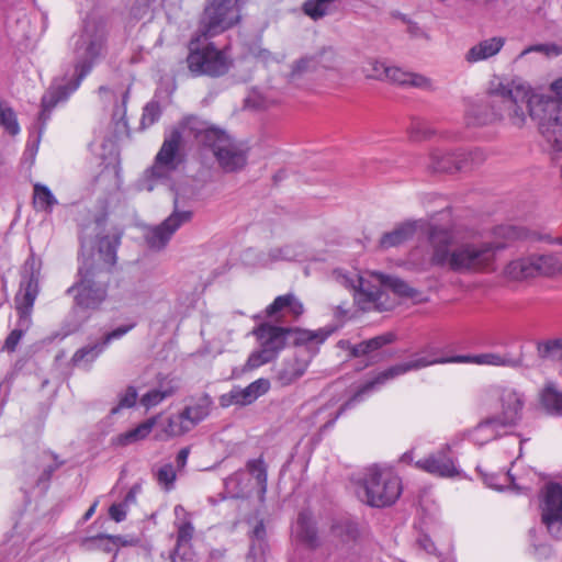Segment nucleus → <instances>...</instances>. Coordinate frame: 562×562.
Instances as JSON below:
<instances>
[{
    "mask_svg": "<svg viewBox=\"0 0 562 562\" xmlns=\"http://www.w3.org/2000/svg\"><path fill=\"white\" fill-rule=\"evenodd\" d=\"M183 137L193 138L199 145L210 148L225 172L238 171L247 164L246 150L228 134L206 121L189 116L165 137L149 171L151 178L165 180L177 170L180 164L179 149Z\"/></svg>",
    "mask_w": 562,
    "mask_h": 562,
    "instance_id": "nucleus-1",
    "label": "nucleus"
},
{
    "mask_svg": "<svg viewBox=\"0 0 562 562\" xmlns=\"http://www.w3.org/2000/svg\"><path fill=\"white\" fill-rule=\"evenodd\" d=\"M490 113L475 117V124H488L496 120H507L512 125L521 127L529 115L538 125L546 139H552L554 120L552 112L557 104L544 98V94L533 93L529 86L517 82L499 83L488 95Z\"/></svg>",
    "mask_w": 562,
    "mask_h": 562,
    "instance_id": "nucleus-2",
    "label": "nucleus"
},
{
    "mask_svg": "<svg viewBox=\"0 0 562 562\" xmlns=\"http://www.w3.org/2000/svg\"><path fill=\"white\" fill-rule=\"evenodd\" d=\"M451 234L441 227L429 232L430 263L461 274L490 273L497 267V255L504 245L483 240H469L450 249Z\"/></svg>",
    "mask_w": 562,
    "mask_h": 562,
    "instance_id": "nucleus-3",
    "label": "nucleus"
},
{
    "mask_svg": "<svg viewBox=\"0 0 562 562\" xmlns=\"http://www.w3.org/2000/svg\"><path fill=\"white\" fill-rule=\"evenodd\" d=\"M106 27L102 20L88 18L83 22L81 31L71 37L72 50L76 59L77 79L70 86L53 85L42 97V110L38 121L44 127L50 117L52 111L70 93L78 89L81 80L90 72L93 64L105 49Z\"/></svg>",
    "mask_w": 562,
    "mask_h": 562,
    "instance_id": "nucleus-4",
    "label": "nucleus"
},
{
    "mask_svg": "<svg viewBox=\"0 0 562 562\" xmlns=\"http://www.w3.org/2000/svg\"><path fill=\"white\" fill-rule=\"evenodd\" d=\"M333 276L339 284L353 292L355 303L362 312L391 310L395 302L386 293L387 289L401 297L415 299L419 294L405 281L378 272L363 276L357 270L336 269Z\"/></svg>",
    "mask_w": 562,
    "mask_h": 562,
    "instance_id": "nucleus-5",
    "label": "nucleus"
},
{
    "mask_svg": "<svg viewBox=\"0 0 562 562\" xmlns=\"http://www.w3.org/2000/svg\"><path fill=\"white\" fill-rule=\"evenodd\" d=\"M333 331V328L310 330L278 327L268 323L261 324L252 331L259 341L260 348L249 355L244 369L254 370L274 360L284 348L289 336L293 337L295 345L316 346L323 344Z\"/></svg>",
    "mask_w": 562,
    "mask_h": 562,
    "instance_id": "nucleus-6",
    "label": "nucleus"
},
{
    "mask_svg": "<svg viewBox=\"0 0 562 562\" xmlns=\"http://www.w3.org/2000/svg\"><path fill=\"white\" fill-rule=\"evenodd\" d=\"M42 261L34 254L25 260L21 269L20 290L15 295V308L19 315L18 328L13 329L7 337L3 349L13 352L24 333L32 323V311L34 302L38 294V278L41 273Z\"/></svg>",
    "mask_w": 562,
    "mask_h": 562,
    "instance_id": "nucleus-7",
    "label": "nucleus"
},
{
    "mask_svg": "<svg viewBox=\"0 0 562 562\" xmlns=\"http://www.w3.org/2000/svg\"><path fill=\"white\" fill-rule=\"evenodd\" d=\"M366 503L372 507L390 506L400 497L402 484L391 468L371 465L361 479Z\"/></svg>",
    "mask_w": 562,
    "mask_h": 562,
    "instance_id": "nucleus-8",
    "label": "nucleus"
},
{
    "mask_svg": "<svg viewBox=\"0 0 562 562\" xmlns=\"http://www.w3.org/2000/svg\"><path fill=\"white\" fill-rule=\"evenodd\" d=\"M80 280L67 290L75 293V302L82 308H98L106 299L109 276L102 268L93 267L85 259L79 268Z\"/></svg>",
    "mask_w": 562,
    "mask_h": 562,
    "instance_id": "nucleus-9",
    "label": "nucleus"
},
{
    "mask_svg": "<svg viewBox=\"0 0 562 562\" xmlns=\"http://www.w3.org/2000/svg\"><path fill=\"white\" fill-rule=\"evenodd\" d=\"M187 64L190 72L195 76L221 77L228 72L233 60L224 49L214 44L200 45L199 37L189 43Z\"/></svg>",
    "mask_w": 562,
    "mask_h": 562,
    "instance_id": "nucleus-10",
    "label": "nucleus"
},
{
    "mask_svg": "<svg viewBox=\"0 0 562 562\" xmlns=\"http://www.w3.org/2000/svg\"><path fill=\"white\" fill-rule=\"evenodd\" d=\"M239 0H209L200 23L204 37H212L235 26L240 21Z\"/></svg>",
    "mask_w": 562,
    "mask_h": 562,
    "instance_id": "nucleus-11",
    "label": "nucleus"
},
{
    "mask_svg": "<svg viewBox=\"0 0 562 562\" xmlns=\"http://www.w3.org/2000/svg\"><path fill=\"white\" fill-rule=\"evenodd\" d=\"M490 395L496 402L498 408L492 418L504 428L515 427L522 417L525 395L508 385L492 386Z\"/></svg>",
    "mask_w": 562,
    "mask_h": 562,
    "instance_id": "nucleus-12",
    "label": "nucleus"
},
{
    "mask_svg": "<svg viewBox=\"0 0 562 562\" xmlns=\"http://www.w3.org/2000/svg\"><path fill=\"white\" fill-rule=\"evenodd\" d=\"M212 406L213 401L207 394L194 398L180 413L168 417L164 432L168 437H179L189 432L210 415Z\"/></svg>",
    "mask_w": 562,
    "mask_h": 562,
    "instance_id": "nucleus-13",
    "label": "nucleus"
},
{
    "mask_svg": "<svg viewBox=\"0 0 562 562\" xmlns=\"http://www.w3.org/2000/svg\"><path fill=\"white\" fill-rule=\"evenodd\" d=\"M178 199H175L172 213L160 224L146 227L144 239L149 249L160 251L167 247L176 232L183 225L191 222L193 213L190 210H180L177 206Z\"/></svg>",
    "mask_w": 562,
    "mask_h": 562,
    "instance_id": "nucleus-14",
    "label": "nucleus"
},
{
    "mask_svg": "<svg viewBox=\"0 0 562 562\" xmlns=\"http://www.w3.org/2000/svg\"><path fill=\"white\" fill-rule=\"evenodd\" d=\"M485 159L482 150L475 149L468 154L434 149L429 155L428 169L432 172H453L464 170Z\"/></svg>",
    "mask_w": 562,
    "mask_h": 562,
    "instance_id": "nucleus-15",
    "label": "nucleus"
},
{
    "mask_svg": "<svg viewBox=\"0 0 562 562\" xmlns=\"http://www.w3.org/2000/svg\"><path fill=\"white\" fill-rule=\"evenodd\" d=\"M541 519L550 535L562 538V487L549 483L542 492Z\"/></svg>",
    "mask_w": 562,
    "mask_h": 562,
    "instance_id": "nucleus-16",
    "label": "nucleus"
},
{
    "mask_svg": "<svg viewBox=\"0 0 562 562\" xmlns=\"http://www.w3.org/2000/svg\"><path fill=\"white\" fill-rule=\"evenodd\" d=\"M437 362L436 359H430L427 357H415L408 361L401 362L390 367L389 369L379 373L374 380L364 384L355 396L346 403V406H350L351 404L359 402L362 395L372 391L376 385L384 384L386 381L394 379L398 375H402L408 371L419 370L422 368H426L428 366L435 364Z\"/></svg>",
    "mask_w": 562,
    "mask_h": 562,
    "instance_id": "nucleus-17",
    "label": "nucleus"
},
{
    "mask_svg": "<svg viewBox=\"0 0 562 562\" xmlns=\"http://www.w3.org/2000/svg\"><path fill=\"white\" fill-rule=\"evenodd\" d=\"M415 468L430 475L443 479H451L460 474L453 458L450 456V447H441L437 451L417 460Z\"/></svg>",
    "mask_w": 562,
    "mask_h": 562,
    "instance_id": "nucleus-18",
    "label": "nucleus"
},
{
    "mask_svg": "<svg viewBox=\"0 0 562 562\" xmlns=\"http://www.w3.org/2000/svg\"><path fill=\"white\" fill-rule=\"evenodd\" d=\"M134 324L120 326L114 330L108 333L103 337L101 342H97L94 345L86 346L78 349L71 358L72 364L80 367L92 363L112 340L122 338L132 328H134Z\"/></svg>",
    "mask_w": 562,
    "mask_h": 562,
    "instance_id": "nucleus-19",
    "label": "nucleus"
},
{
    "mask_svg": "<svg viewBox=\"0 0 562 562\" xmlns=\"http://www.w3.org/2000/svg\"><path fill=\"white\" fill-rule=\"evenodd\" d=\"M337 55L331 48H324L313 56L303 57L295 61L290 72V80L295 81L302 75L316 70L318 67L334 69L336 67Z\"/></svg>",
    "mask_w": 562,
    "mask_h": 562,
    "instance_id": "nucleus-20",
    "label": "nucleus"
},
{
    "mask_svg": "<svg viewBox=\"0 0 562 562\" xmlns=\"http://www.w3.org/2000/svg\"><path fill=\"white\" fill-rule=\"evenodd\" d=\"M506 44V37L496 35L485 37L473 44L464 54V60L474 65L496 57Z\"/></svg>",
    "mask_w": 562,
    "mask_h": 562,
    "instance_id": "nucleus-21",
    "label": "nucleus"
},
{
    "mask_svg": "<svg viewBox=\"0 0 562 562\" xmlns=\"http://www.w3.org/2000/svg\"><path fill=\"white\" fill-rule=\"evenodd\" d=\"M269 389V380L258 379L244 389L233 390L228 394L229 400H227L226 395L222 396L221 403L223 406H227L229 404L248 405L256 401L259 396L266 394Z\"/></svg>",
    "mask_w": 562,
    "mask_h": 562,
    "instance_id": "nucleus-22",
    "label": "nucleus"
},
{
    "mask_svg": "<svg viewBox=\"0 0 562 562\" xmlns=\"http://www.w3.org/2000/svg\"><path fill=\"white\" fill-rule=\"evenodd\" d=\"M454 362L475 363L479 366L518 368L521 366V359L514 358L508 353L483 352L473 356H458L452 359Z\"/></svg>",
    "mask_w": 562,
    "mask_h": 562,
    "instance_id": "nucleus-23",
    "label": "nucleus"
},
{
    "mask_svg": "<svg viewBox=\"0 0 562 562\" xmlns=\"http://www.w3.org/2000/svg\"><path fill=\"white\" fill-rule=\"evenodd\" d=\"M303 312L304 306L302 302L292 293L277 296L266 308L267 317L276 321L281 319L285 315H291L294 318H297L303 314Z\"/></svg>",
    "mask_w": 562,
    "mask_h": 562,
    "instance_id": "nucleus-24",
    "label": "nucleus"
},
{
    "mask_svg": "<svg viewBox=\"0 0 562 562\" xmlns=\"http://www.w3.org/2000/svg\"><path fill=\"white\" fill-rule=\"evenodd\" d=\"M394 339V334L385 333L383 335H379L371 339L361 341L358 345H351L348 340H340L338 345L340 348L346 349L351 357L358 358L363 356H370L374 351L393 342Z\"/></svg>",
    "mask_w": 562,
    "mask_h": 562,
    "instance_id": "nucleus-25",
    "label": "nucleus"
},
{
    "mask_svg": "<svg viewBox=\"0 0 562 562\" xmlns=\"http://www.w3.org/2000/svg\"><path fill=\"white\" fill-rule=\"evenodd\" d=\"M530 263L533 279L546 277L550 278L562 274V261L551 252L548 254H530Z\"/></svg>",
    "mask_w": 562,
    "mask_h": 562,
    "instance_id": "nucleus-26",
    "label": "nucleus"
},
{
    "mask_svg": "<svg viewBox=\"0 0 562 562\" xmlns=\"http://www.w3.org/2000/svg\"><path fill=\"white\" fill-rule=\"evenodd\" d=\"M550 90L555 97L544 95V98L557 104V109L549 115L552 116L554 120L553 123L557 124L552 126V139L549 143L553 145L558 151H562V77L550 85Z\"/></svg>",
    "mask_w": 562,
    "mask_h": 562,
    "instance_id": "nucleus-27",
    "label": "nucleus"
},
{
    "mask_svg": "<svg viewBox=\"0 0 562 562\" xmlns=\"http://www.w3.org/2000/svg\"><path fill=\"white\" fill-rule=\"evenodd\" d=\"M420 225L422 221H407L400 224L393 231L382 235L380 239V247L382 249H389L404 244L413 238Z\"/></svg>",
    "mask_w": 562,
    "mask_h": 562,
    "instance_id": "nucleus-28",
    "label": "nucleus"
},
{
    "mask_svg": "<svg viewBox=\"0 0 562 562\" xmlns=\"http://www.w3.org/2000/svg\"><path fill=\"white\" fill-rule=\"evenodd\" d=\"M310 361L299 357L286 358L277 372V381L282 386L290 385L304 375Z\"/></svg>",
    "mask_w": 562,
    "mask_h": 562,
    "instance_id": "nucleus-29",
    "label": "nucleus"
},
{
    "mask_svg": "<svg viewBox=\"0 0 562 562\" xmlns=\"http://www.w3.org/2000/svg\"><path fill=\"white\" fill-rule=\"evenodd\" d=\"M157 424V416L150 417L145 422L140 423L133 429H130L125 432L119 434L117 436L112 438V443L116 447H126L138 442L140 440L146 439L149 434L153 431L155 425Z\"/></svg>",
    "mask_w": 562,
    "mask_h": 562,
    "instance_id": "nucleus-30",
    "label": "nucleus"
},
{
    "mask_svg": "<svg viewBox=\"0 0 562 562\" xmlns=\"http://www.w3.org/2000/svg\"><path fill=\"white\" fill-rule=\"evenodd\" d=\"M120 244V235L101 237L98 243V255L99 259L102 261V266L93 265L92 262L90 263L93 267L102 268L103 272H106L109 274L110 268H112L116 263V252Z\"/></svg>",
    "mask_w": 562,
    "mask_h": 562,
    "instance_id": "nucleus-31",
    "label": "nucleus"
},
{
    "mask_svg": "<svg viewBox=\"0 0 562 562\" xmlns=\"http://www.w3.org/2000/svg\"><path fill=\"white\" fill-rule=\"evenodd\" d=\"M293 535L308 547L314 548L318 546L317 531L312 515L307 512L299 514L293 526Z\"/></svg>",
    "mask_w": 562,
    "mask_h": 562,
    "instance_id": "nucleus-32",
    "label": "nucleus"
},
{
    "mask_svg": "<svg viewBox=\"0 0 562 562\" xmlns=\"http://www.w3.org/2000/svg\"><path fill=\"white\" fill-rule=\"evenodd\" d=\"M529 237V232L520 226L515 225H499L496 226L490 239H486L487 243H499L503 244V250L509 247L513 243L517 240L527 239Z\"/></svg>",
    "mask_w": 562,
    "mask_h": 562,
    "instance_id": "nucleus-33",
    "label": "nucleus"
},
{
    "mask_svg": "<svg viewBox=\"0 0 562 562\" xmlns=\"http://www.w3.org/2000/svg\"><path fill=\"white\" fill-rule=\"evenodd\" d=\"M386 81L400 86H413L417 88L430 87V80L422 75L404 71L403 69L390 66Z\"/></svg>",
    "mask_w": 562,
    "mask_h": 562,
    "instance_id": "nucleus-34",
    "label": "nucleus"
},
{
    "mask_svg": "<svg viewBox=\"0 0 562 562\" xmlns=\"http://www.w3.org/2000/svg\"><path fill=\"white\" fill-rule=\"evenodd\" d=\"M246 471L255 479L259 487V498L263 501L268 488V465L263 458L259 457L248 460L246 462Z\"/></svg>",
    "mask_w": 562,
    "mask_h": 562,
    "instance_id": "nucleus-35",
    "label": "nucleus"
},
{
    "mask_svg": "<svg viewBox=\"0 0 562 562\" xmlns=\"http://www.w3.org/2000/svg\"><path fill=\"white\" fill-rule=\"evenodd\" d=\"M503 273L512 281L533 279L529 255L509 261L505 266Z\"/></svg>",
    "mask_w": 562,
    "mask_h": 562,
    "instance_id": "nucleus-36",
    "label": "nucleus"
},
{
    "mask_svg": "<svg viewBox=\"0 0 562 562\" xmlns=\"http://www.w3.org/2000/svg\"><path fill=\"white\" fill-rule=\"evenodd\" d=\"M250 487V481L247 473L243 470L236 471L224 481V490L227 497H243Z\"/></svg>",
    "mask_w": 562,
    "mask_h": 562,
    "instance_id": "nucleus-37",
    "label": "nucleus"
},
{
    "mask_svg": "<svg viewBox=\"0 0 562 562\" xmlns=\"http://www.w3.org/2000/svg\"><path fill=\"white\" fill-rule=\"evenodd\" d=\"M501 428L503 427L490 417L473 428L469 432V437L474 443L482 446L494 439L498 435Z\"/></svg>",
    "mask_w": 562,
    "mask_h": 562,
    "instance_id": "nucleus-38",
    "label": "nucleus"
},
{
    "mask_svg": "<svg viewBox=\"0 0 562 562\" xmlns=\"http://www.w3.org/2000/svg\"><path fill=\"white\" fill-rule=\"evenodd\" d=\"M176 385H171L170 383L166 385L161 384L159 387L149 390L147 393H145L139 400L140 405L144 406L146 409H150L159 405L166 398L172 396L176 393Z\"/></svg>",
    "mask_w": 562,
    "mask_h": 562,
    "instance_id": "nucleus-39",
    "label": "nucleus"
},
{
    "mask_svg": "<svg viewBox=\"0 0 562 562\" xmlns=\"http://www.w3.org/2000/svg\"><path fill=\"white\" fill-rule=\"evenodd\" d=\"M57 203V199L47 186L41 183L34 184L33 204L37 211L50 213Z\"/></svg>",
    "mask_w": 562,
    "mask_h": 562,
    "instance_id": "nucleus-40",
    "label": "nucleus"
},
{
    "mask_svg": "<svg viewBox=\"0 0 562 562\" xmlns=\"http://www.w3.org/2000/svg\"><path fill=\"white\" fill-rule=\"evenodd\" d=\"M542 406L553 415H562V392L554 385H547L541 392Z\"/></svg>",
    "mask_w": 562,
    "mask_h": 562,
    "instance_id": "nucleus-41",
    "label": "nucleus"
},
{
    "mask_svg": "<svg viewBox=\"0 0 562 562\" xmlns=\"http://www.w3.org/2000/svg\"><path fill=\"white\" fill-rule=\"evenodd\" d=\"M537 353L543 360H562V338L538 342Z\"/></svg>",
    "mask_w": 562,
    "mask_h": 562,
    "instance_id": "nucleus-42",
    "label": "nucleus"
},
{
    "mask_svg": "<svg viewBox=\"0 0 562 562\" xmlns=\"http://www.w3.org/2000/svg\"><path fill=\"white\" fill-rule=\"evenodd\" d=\"M47 458L52 459L54 462L53 463H46L43 460V464H42L40 474L37 475V477L34 481L30 482V486L31 487H37V486H41L42 484H46L50 480L52 474L60 465L64 464V462L63 461H58L57 460V456H55L53 453H45L43 456V459H47Z\"/></svg>",
    "mask_w": 562,
    "mask_h": 562,
    "instance_id": "nucleus-43",
    "label": "nucleus"
},
{
    "mask_svg": "<svg viewBox=\"0 0 562 562\" xmlns=\"http://www.w3.org/2000/svg\"><path fill=\"white\" fill-rule=\"evenodd\" d=\"M0 125L12 136L20 133L16 114L13 109L4 102H0Z\"/></svg>",
    "mask_w": 562,
    "mask_h": 562,
    "instance_id": "nucleus-44",
    "label": "nucleus"
},
{
    "mask_svg": "<svg viewBox=\"0 0 562 562\" xmlns=\"http://www.w3.org/2000/svg\"><path fill=\"white\" fill-rule=\"evenodd\" d=\"M154 476L158 485L165 491H171L175 487L177 473L171 463H166L154 471Z\"/></svg>",
    "mask_w": 562,
    "mask_h": 562,
    "instance_id": "nucleus-45",
    "label": "nucleus"
},
{
    "mask_svg": "<svg viewBox=\"0 0 562 562\" xmlns=\"http://www.w3.org/2000/svg\"><path fill=\"white\" fill-rule=\"evenodd\" d=\"M336 0H307L303 10L306 15L313 20H318L328 13L329 7Z\"/></svg>",
    "mask_w": 562,
    "mask_h": 562,
    "instance_id": "nucleus-46",
    "label": "nucleus"
},
{
    "mask_svg": "<svg viewBox=\"0 0 562 562\" xmlns=\"http://www.w3.org/2000/svg\"><path fill=\"white\" fill-rule=\"evenodd\" d=\"M530 53H540L548 57L559 56L562 54V46H559L555 44L531 45V46L525 48L524 50H521L515 58V61L521 60L524 57H526Z\"/></svg>",
    "mask_w": 562,
    "mask_h": 562,
    "instance_id": "nucleus-47",
    "label": "nucleus"
},
{
    "mask_svg": "<svg viewBox=\"0 0 562 562\" xmlns=\"http://www.w3.org/2000/svg\"><path fill=\"white\" fill-rule=\"evenodd\" d=\"M389 68L385 63L372 59L363 67V72L368 78L386 81Z\"/></svg>",
    "mask_w": 562,
    "mask_h": 562,
    "instance_id": "nucleus-48",
    "label": "nucleus"
},
{
    "mask_svg": "<svg viewBox=\"0 0 562 562\" xmlns=\"http://www.w3.org/2000/svg\"><path fill=\"white\" fill-rule=\"evenodd\" d=\"M299 256L295 247L285 245L282 247L271 248L268 252L269 261L293 260Z\"/></svg>",
    "mask_w": 562,
    "mask_h": 562,
    "instance_id": "nucleus-49",
    "label": "nucleus"
},
{
    "mask_svg": "<svg viewBox=\"0 0 562 562\" xmlns=\"http://www.w3.org/2000/svg\"><path fill=\"white\" fill-rule=\"evenodd\" d=\"M138 394L134 386H128L119 395V403L111 409V414H117L122 408H131L136 404Z\"/></svg>",
    "mask_w": 562,
    "mask_h": 562,
    "instance_id": "nucleus-50",
    "label": "nucleus"
},
{
    "mask_svg": "<svg viewBox=\"0 0 562 562\" xmlns=\"http://www.w3.org/2000/svg\"><path fill=\"white\" fill-rule=\"evenodd\" d=\"M161 111L157 102H149L144 108L140 124L143 127H148L158 121Z\"/></svg>",
    "mask_w": 562,
    "mask_h": 562,
    "instance_id": "nucleus-51",
    "label": "nucleus"
},
{
    "mask_svg": "<svg viewBox=\"0 0 562 562\" xmlns=\"http://www.w3.org/2000/svg\"><path fill=\"white\" fill-rule=\"evenodd\" d=\"M432 131L427 125V123L422 121H416L412 124L409 130V135L413 140H422L430 137Z\"/></svg>",
    "mask_w": 562,
    "mask_h": 562,
    "instance_id": "nucleus-52",
    "label": "nucleus"
},
{
    "mask_svg": "<svg viewBox=\"0 0 562 562\" xmlns=\"http://www.w3.org/2000/svg\"><path fill=\"white\" fill-rule=\"evenodd\" d=\"M473 7L486 11V12H496L502 7L506 5V0H467Z\"/></svg>",
    "mask_w": 562,
    "mask_h": 562,
    "instance_id": "nucleus-53",
    "label": "nucleus"
},
{
    "mask_svg": "<svg viewBox=\"0 0 562 562\" xmlns=\"http://www.w3.org/2000/svg\"><path fill=\"white\" fill-rule=\"evenodd\" d=\"M91 540L93 541H103L106 540L108 542H111L113 547H127V546H135L138 540L137 539H126L122 536H111V535H99Z\"/></svg>",
    "mask_w": 562,
    "mask_h": 562,
    "instance_id": "nucleus-54",
    "label": "nucleus"
},
{
    "mask_svg": "<svg viewBox=\"0 0 562 562\" xmlns=\"http://www.w3.org/2000/svg\"><path fill=\"white\" fill-rule=\"evenodd\" d=\"M194 528L190 521H182L178 525L177 543L178 546L188 543L193 537Z\"/></svg>",
    "mask_w": 562,
    "mask_h": 562,
    "instance_id": "nucleus-55",
    "label": "nucleus"
},
{
    "mask_svg": "<svg viewBox=\"0 0 562 562\" xmlns=\"http://www.w3.org/2000/svg\"><path fill=\"white\" fill-rule=\"evenodd\" d=\"M497 476L496 475H484V482L492 488H495V490H498V491H502L503 490V486H504V483H508L510 482L513 484L514 487H516L515 483H514V479L512 477L510 473L508 472L507 474L503 475L502 476V481L503 483H498L496 482L497 481ZM517 488H519L517 486Z\"/></svg>",
    "mask_w": 562,
    "mask_h": 562,
    "instance_id": "nucleus-56",
    "label": "nucleus"
},
{
    "mask_svg": "<svg viewBox=\"0 0 562 562\" xmlns=\"http://www.w3.org/2000/svg\"><path fill=\"white\" fill-rule=\"evenodd\" d=\"M109 515H110L111 519H113L116 522L123 521L127 515L126 504H122V503L113 504L109 508Z\"/></svg>",
    "mask_w": 562,
    "mask_h": 562,
    "instance_id": "nucleus-57",
    "label": "nucleus"
},
{
    "mask_svg": "<svg viewBox=\"0 0 562 562\" xmlns=\"http://www.w3.org/2000/svg\"><path fill=\"white\" fill-rule=\"evenodd\" d=\"M189 454H190V448L189 447H184V448L179 450V452H178V454L176 457V462H177V465H178L179 469H183L187 465V461H188Z\"/></svg>",
    "mask_w": 562,
    "mask_h": 562,
    "instance_id": "nucleus-58",
    "label": "nucleus"
},
{
    "mask_svg": "<svg viewBox=\"0 0 562 562\" xmlns=\"http://www.w3.org/2000/svg\"><path fill=\"white\" fill-rule=\"evenodd\" d=\"M139 491H140V486L134 485L125 495L122 504H126V507L128 508V506L131 504H134L136 502V495L139 493Z\"/></svg>",
    "mask_w": 562,
    "mask_h": 562,
    "instance_id": "nucleus-59",
    "label": "nucleus"
},
{
    "mask_svg": "<svg viewBox=\"0 0 562 562\" xmlns=\"http://www.w3.org/2000/svg\"><path fill=\"white\" fill-rule=\"evenodd\" d=\"M254 537L257 539V540H262L265 535H266V530H265V526L262 522H258L256 525V527L254 528Z\"/></svg>",
    "mask_w": 562,
    "mask_h": 562,
    "instance_id": "nucleus-60",
    "label": "nucleus"
},
{
    "mask_svg": "<svg viewBox=\"0 0 562 562\" xmlns=\"http://www.w3.org/2000/svg\"><path fill=\"white\" fill-rule=\"evenodd\" d=\"M420 544L428 553H435L436 548L434 543L429 539H424L420 541Z\"/></svg>",
    "mask_w": 562,
    "mask_h": 562,
    "instance_id": "nucleus-61",
    "label": "nucleus"
},
{
    "mask_svg": "<svg viewBox=\"0 0 562 562\" xmlns=\"http://www.w3.org/2000/svg\"><path fill=\"white\" fill-rule=\"evenodd\" d=\"M402 461L406 462V463H413V461H414V452L413 451L405 452L402 456Z\"/></svg>",
    "mask_w": 562,
    "mask_h": 562,
    "instance_id": "nucleus-62",
    "label": "nucleus"
},
{
    "mask_svg": "<svg viewBox=\"0 0 562 562\" xmlns=\"http://www.w3.org/2000/svg\"><path fill=\"white\" fill-rule=\"evenodd\" d=\"M95 508H97V503H94L93 505L90 506V508L83 515V519L89 520L92 517V515L94 514Z\"/></svg>",
    "mask_w": 562,
    "mask_h": 562,
    "instance_id": "nucleus-63",
    "label": "nucleus"
},
{
    "mask_svg": "<svg viewBox=\"0 0 562 562\" xmlns=\"http://www.w3.org/2000/svg\"><path fill=\"white\" fill-rule=\"evenodd\" d=\"M99 93H100L101 98H108V97L112 95V92L106 87H100Z\"/></svg>",
    "mask_w": 562,
    "mask_h": 562,
    "instance_id": "nucleus-64",
    "label": "nucleus"
}]
</instances>
